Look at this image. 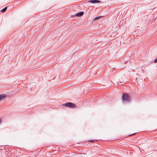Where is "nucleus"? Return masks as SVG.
Returning <instances> with one entry per match:
<instances>
[{"label": "nucleus", "instance_id": "nucleus-1", "mask_svg": "<svg viewBox=\"0 0 157 157\" xmlns=\"http://www.w3.org/2000/svg\"><path fill=\"white\" fill-rule=\"evenodd\" d=\"M122 98L123 101L129 102L131 101L130 97L127 94L124 93L122 96Z\"/></svg>", "mask_w": 157, "mask_h": 157}, {"label": "nucleus", "instance_id": "nucleus-8", "mask_svg": "<svg viewBox=\"0 0 157 157\" xmlns=\"http://www.w3.org/2000/svg\"><path fill=\"white\" fill-rule=\"evenodd\" d=\"M154 62L155 63H157V58L154 60Z\"/></svg>", "mask_w": 157, "mask_h": 157}, {"label": "nucleus", "instance_id": "nucleus-6", "mask_svg": "<svg viewBox=\"0 0 157 157\" xmlns=\"http://www.w3.org/2000/svg\"><path fill=\"white\" fill-rule=\"evenodd\" d=\"M7 9V7H6L4 8H3L2 10H1V11L2 12H4L6 11Z\"/></svg>", "mask_w": 157, "mask_h": 157}, {"label": "nucleus", "instance_id": "nucleus-5", "mask_svg": "<svg viewBox=\"0 0 157 157\" xmlns=\"http://www.w3.org/2000/svg\"><path fill=\"white\" fill-rule=\"evenodd\" d=\"M84 14V12L82 11L78 12L76 15L77 17H80L82 16Z\"/></svg>", "mask_w": 157, "mask_h": 157}, {"label": "nucleus", "instance_id": "nucleus-7", "mask_svg": "<svg viewBox=\"0 0 157 157\" xmlns=\"http://www.w3.org/2000/svg\"><path fill=\"white\" fill-rule=\"evenodd\" d=\"M101 17V16H97L94 18V20H96L99 19Z\"/></svg>", "mask_w": 157, "mask_h": 157}, {"label": "nucleus", "instance_id": "nucleus-10", "mask_svg": "<svg viewBox=\"0 0 157 157\" xmlns=\"http://www.w3.org/2000/svg\"><path fill=\"white\" fill-rule=\"evenodd\" d=\"M135 133H133V134H131V135H134Z\"/></svg>", "mask_w": 157, "mask_h": 157}, {"label": "nucleus", "instance_id": "nucleus-2", "mask_svg": "<svg viewBox=\"0 0 157 157\" xmlns=\"http://www.w3.org/2000/svg\"><path fill=\"white\" fill-rule=\"evenodd\" d=\"M63 105L71 108H74L76 106L75 104L71 102H67L63 104Z\"/></svg>", "mask_w": 157, "mask_h": 157}, {"label": "nucleus", "instance_id": "nucleus-4", "mask_svg": "<svg viewBox=\"0 0 157 157\" xmlns=\"http://www.w3.org/2000/svg\"><path fill=\"white\" fill-rule=\"evenodd\" d=\"M89 2H91L92 3H99L100 1L98 0H91L88 1Z\"/></svg>", "mask_w": 157, "mask_h": 157}, {"label": "nucleus", "instance_id": "nucleus-11", "mask_svg": "<svg viewBox=\"0 0 157 157\" xmlns=\"http://www.w3.org/2000/svg\"><path fill=\"white\" fill-rule=\"evenodd\" d=\"M1 119H0V123H1Z\"/></svg>", "mask_w": 157, "mask_h": 157}, {"label": "nucleus", "instance_id": "nucleus-3", "mask_svg": "<svg viewBox=\"0 0 157 157\" xmlns=\"http://www.w3.org/2000/svg\"><path fill=\"white\" fill-rule=\"evenodd\" d=\"M6 97V95L5 94H0V102L4 99Z\"/></svg>", "mask_w": 157, "mask_h": 157}, {"label": "nucleus", "instance_id": "nucleus-9", "mask_svg": "<svg viewBox=\"0 0 157 157\" xmlns=\"http://www.w3.org/2000/svg\"><path fill=\"white\" fill-rule=\"evenodd\" d=\"M94 141V140H90V142H93V141Z\"/></svg>", "mask_w": 157, "mask_h": 157}]
</instances>
